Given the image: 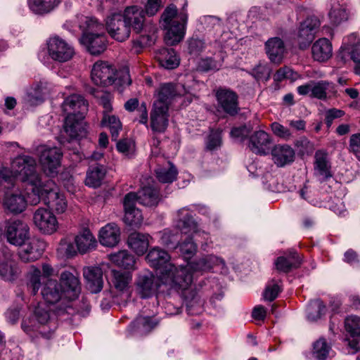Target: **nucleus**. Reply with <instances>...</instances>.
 I'll list each match as a JSON object with an SVG mask.
<instances>
[{
    "mask_svg": "<svg viewBox=\"0 0 360 360\" xmlns=\"http://www.w3.org/2000/svg\"><path fill=\"white\" fill-rule=\"evenodd\" d=\"M198 231V224L191 216H186L181 223V238L183 235H188L181 243V288H184V301L188 314L196 316L204 311V301L196 292L188 290L193 282L195 274H202L210 271L214 266L225 265L224 261L214 255H207L199 259L192 260L197 252V245L190 237Z\"/></svg>",
    "mask_w": 360,
    "mask_h": 360,
    "instance_id": "f257e3e1",
    "label": "nucleus"
},
{
    "mask_svg": "<svg viewBox=\"0 0 360 360\" xmlns=\"http://www.w3.org/2000/svg\"><path fill=\"white\" fill-rule=\"evenodd\" d=\"M12 167L19 179L25 184L31 205H37L42 200L49 210L56 214H63L66 211L68 202L65 196L59 191L53 180L41 181L34 158L28 155L18 156L13 161Z\"/></svg>",
    "mask_w": 360,
    "mask_h": 360,
    "instance_id": "f03ea898",
    "label": "nucleus"
},
{
    "mask_svg": "<svg viewBox=\"0 0 360 360\" xmlns=\"http://www.w3.org/2000/svg\"><path fill=\"white\" fill-rule=\"evenodd\" d=\"M146 259L151 267L160 269V280L162 284L178 290L179 270L167 252L154 247L148 251Z\"/></svg>",
    "mask_w": 360,
    "mask_h": 360,
    "instance_id": "7ed1b4c3",
    "label": "nucleus"
},
{
    "mask_svg": "<svg viewBox=\"0 0 360 360\" xmlns=\"http://www.w3.org/2000/svg\"><path fill=\"white\" fill-rule=\"evenodd\" d=\"M51 311L49 306L39 304L32 317L23 319L21 324L22 330L30 335L38 332L43 337L49 338L57 328L55 314Z\"/></svg>",
    "mask_w": 360,
    "mask_h": 360,
    "instance_id": "20e7f679",
    "label": "nucleus"
},
{
    "mask_svg": "<svg viewBox=\"0 0 360 360\" xmlns=\"http://www.w3.org/2000/svg\"><path fill=\"white\" fill-rule=\"evenodd\" d=\"M160 22L166 31L165 41L167 45L174 46L180 41V15L174 4L167 6L161 15Z\"/></svg>",
    "mask_w": 360,
    "mask_h": 360,
    "instance_id": "39448f33",
    "label": "nucleus"
},
{
    "mask_svg": "<svg viewBox=\"0 0 360 360\" xmlns=\"http://www.w3.org/2000/svg\"><path fill=\"white\" fill-rule=\"evenodd\" d=\"M4 235L8 243L22 246L30 238V227L22 220L9 219L5 222Z\"/></svg>",
    "mask_w": 360,
    "mask_h": 360,
    "instance_id": "423d86ee",
    "label": "nucleus"
},
{
    "mask_svg": "<svg viewBox=\"0 0 360 360\" xmlns=\"http://www.w3.org/2000/svg\"><path fill=\"white\" fill-rule=\"evenodd\" d=\"M41 294L44 300L50 304H55L60 302V307L56 310L58 315L63 314L69 308L67 298L64 294L58 281L54 279H47L44 283Z\"/></svg>",
    "mask_w": 360,
    "mask_h": 360,
    "instance_id": "0eeeda50",
    "label": "nucleus"
},
{
    "mask_svg": "<svg viewBox=\"0 0 360 360\" xmlns=\"http://www.w3.org/2000/svg\"><path fill=\"white\" fill-rule=\"evenodd\" d=\"M46 44L48 54L54 61L65 63L70 60L75 54L72 45L58 36L50 37Z\"/></svg>",
    "mask_w": 360,
    "mask_h": 360,
    "instance_id": "6e6552de",
    "label": "nucleus"
},
{
    "mask_svg": "<svg viewBox=\"0 0 360 360\" xmlns=\"http://www.w3.org/2000/svg\"><path fill=\"white\" fill-rule=\"evenodd\" d=\"M161 281L155 274L148 270L139 272L136 278L134 288L136 293L143 299L151 297L155 295Z\"/></svg>",
    "mask_w": 360,
    "mask_h": 360,
    "instance_id": "1a4fd4ad",
    "label": "nucleus"
},
{
    "mask_svg": "<svg viewBox=\"0 0 360 360\" xmlns=\"http://www.w3.org/2000/svg\"><path fill=\"white\" fill-rule=\"evenodd\" d=\"M63 153L57 147H43L39 160L42 171L49 176H55L61 166Z\"/></svg>",
    "mask_w": 360,
    "mask_h": 360,
    "instance_id": "9d476101",
    "label": "nucleus"
},
{
    "mask_svg": "<svg viewBox=\"0 0 360 360\" xmlns=\"http://www.w3.org/2000/svg\"><path fill=\"white\" fill-rule=\"evenodd\" d=\"M105 27L109 35L117 41H124L130 37V29L121 13H110L105 19Z\"/></svg>",
    "mask_w": 360,
    "mask_h": 360,
    "instance_id": "9b49d317",
    "label": "nucleus"
},
{
    "mask_svg": "<svg viewBox=\"0 0 360 360\" xmlns=\"http://www.w3.org/2000/svg\"><path fill=\"white\" fill-rule=\"evenodd\" d=\"M21 273L14 253L8 248L0 249V277L6 281H13Z\"/></svg>",
    "mask_w": 360,
    "mask_h": 360,
    "instance_id": "f8f14e48",
    "label": "nucleus"
},
{
    "mask_svg": "<svg viewBox=\"0 0 360 360\" xmlns=\"http://www.w3.org/2000/svg\"><path fill=\"white\" fill-rule=\"evenodd\" d=\"M54 275V269L48 263H43L41 269L35 265H31L26 274L27 289L32 295H37L42 286V277L49 279V278Z\"/></svg>",
    "mask_w": 360,
    "mask_h": 360,
    "instance_id": "ddd939ff",
    "label": "nucleus"
},
{
    "mask_svg": "<svg viewBox=\"0 0 360 360\" xmlns=\"http://www.w3.org/2000/svg\"><path fill=\"white\" fill-rule=\"evenodd\" d=\"M319 26L320 21L315 16L307 18L300 23L296 37L300 49H306L309 46Z\"/></svg>",
    "mask_w": 360,
    "mask_h": 360,
    "instance_id": "4468645a",
    "label": "nucleus"
},
{
    "mask_svg": "<svg viewBox=\"0 0 360 360\" xmlns=\"http://www.w3.org/2000/svg\"><path fill=\"white\" fill-rule=\"evenodd\" d=\"M33 222L36 227L44 234H52L58 229V221L51 210L39 207L33 214Z\"/></svg>",
    "mask_w": 360,
    "mask_h": 360,
    "instance_id": "2eb2a0df",
    "label": "nucleus"
},
{
    "mask_svg": "<svg viewBox=\"0 0 360 360\" xmlns=\"http://www.w3.org/2000/svg\"><path fill=\"white\" fill-rule=\"evenodd\" d=\"M116 72L115 68L108 62L98 60L92 68L91 77L97 86H109L115 82Z\"/></svg>",
    "mask_w": 360,
    "mask_h": 360,
    "instance_id": "dca6fc26",
    "label": "nucleus"
},
{
    "mask_svg": "<svg viewBox=\"0 0 360 360\" xmlns=\"http://www.w3.org/2000/svg\"><path fill=\"white\" fill-rule=\"evenodd\" d=\"M46 243L39 238H33L24 243L18 252L19 259L23 263H31L38 260L46 249Z\"/></svg>",
    "mask_w": 360,
    "mask_h": 360,
    "instance_id": "f3484780",
    "label": "nucleus"
},
{
    "mask_svg": "<svg viewBox=\"0 0 360 360\" xmlns=\"http://www.w3.org/2000/svg\"><path fill=\"white\" fill-rule=\"evenodd\" d=\"M217 103L224 112L230 115H236L240 108L238 106V96L234 91L225 88H219L215 94Z\"/></svg>",
    "mask_w": 360,
    "mask_h": 360,
    "instance_id": "a211bd4d",
    "label": "nucleus"
},
{
    "mask_svg": "<svg viewBox=\"0 0 360 360\" xmlns=\"http://www.w3.org/2000/svg\"><path fill=\"white\" fill-rule=\"evenodd\" d=\"M130 32L133 30L136 33H141L145 25L144 10L138 6H127L121 11Z\"/></svg>",
    "mask_w": 360,
    "mask_h": 360,
    "instance_id": "6ab92c4d",
    "label": "nucleus"
},
{
    "mask_svg": "<svg viewBox=\"0 0 360 360\" xmlns=\"http://www.w3.org/2000/svg\"><path fill=\"white\" fill-rule=\"evenodd\" d=\"M64 297L68 301L75 300L80 293L81 286L77 276L69 271H63L60 276V283Z\"/></svg>",
    "mask_w": 360,
    "mask_h": 360,
    "instance_id": "aec40b11",
    "label": "nucleus"
},
{
    "mask_svg": "<svg viewBox=\"0 0 360 360\" xmlns=\"http://www.w3.org/2000/svg\"><path fill=\"white\" fill-rule=\"evenodd\" d=\"M314 174L321 182L333 177L331 163L328 153L323 150H319L315 153Z\"/></svg>",
    "mask_w": 360,
    "mask_h": 360,
    "instance_id": "412c9836",
    "label": "nucleus"
},
{
    "mask_svg": "<svg viewBox=\"0 0 360 360\" xmlns=\"http://www.w3.org/2000/svg\"><path fill=\"white\" fill-rule=\"evenodd\" d=\"M136 195L135 193H127L123 201L125 214L124 222L129 226H139L143 222V216L141 211L135 207Z\"/></svg>",
    "mask_w": 360,
    "mask_h": 360,
    "instance_id": "4be33fe9",
    "label": "nucleus"
},
{
    "mask_svg": "<svg viewBox=\"0 0 360 360\" xmlns=\"http://www.w3.org/2000/svg\"><path fill=\"white\" fill-rule=\"evenodd\" d=\"M272 140L268 133L263 130L255 131L249 138L248 147L257 155H265L270 150Z\"/></svg>",
    "mask_w": 360,
    "mask_h": 360,
    "instance_id": "5701e85b",
    "label": "nucleus"
},
{
    "mask_svg": "<svg viewBox=\"0 0 360 360\" xmlns=\"http://www.w3.org/2000/svg\"><path fill=\"white\" fill-rule=\"evenodd\" d=\"M271 155L274 163L278 167H283L294 162L295 150L288 144H276L271 149Z\"/></svg>",
    "mask_w": 360,
    "mask_h": 360,
    "instance_id": "b1692460",
    "label": "nucleus"
},
{
    "mask_svg": "<svg viewBox=\"0 0 360 360\" xmlns=\"http://www.w3.org/2000/svg\"><path fill=\"white\" fill-rule=\"evenodd\" d=\"M266 53L271 62L280 64L286 53V47L282 39L278 37L269 39L264 44Z\"/></svg>",
    "mask_w": 360,
    "mask_h": 360,
    "instance_id": "393cba45",
    "label": "nucleus"
},
{
    "mask_svg": "<svg viewBox=\"0 0 360 360\" xmlns=\"http://www.w3.org/2000/svg\"><path fill=\"white\" fill-rule=\"evenodd\" d=\"M80 42L91 55H99L106 49L108 41L104 33H96L82 35Z\"/></svg>",
    "mask_w": 360,
    "mask_h": 360,
    "instance_id": "a878e982",
    "label": "nucleus"
},
{
    "mask_svg": "<svg viewBox=\"0 0 360 360\" xmlns=\"http://www.w3.org/2000/svg\"><path fill=\"white\" fill-rule=\"evenodd\" d=\"M84 117V116L82 114L67 115L64 124V130L70 139L82 137L85 135Z\"/></svg>",
    "mask_w": 360,
    "mask_h": 360,
    "instance_id": "bb28decb",
    "label": "nucleus"
},
{
    "mask_svg": "<svg viewBox=\"0 0 360 360\" xmlns=\"http://www.w3.org/2000/svg\"><path fill=\"white\" fill-rule=\"evenodd\" d=\"M98 240L103 246L110 248L116 246L120 240V228L115 223L107 224L101 229Z\"/></svg>",
    "mask_w": 360,
    "mask_h": 360,
    "instance_id": "cd10ccee",
    "label": "nucleus"
},
{
    "mask_svg": "<svg viewBox=\"0 0 360 360\" xmlns=\"http://www.w3.org/2000/svg\"><path fill=\"white\" fill-rule=\"evenodd\" d=\"M84 277L86 285L92 293L99 292L103 286V271L99 266H89L84 269Z\"/></svg>",
    "mask_w": 360,
    "mask_h": 360,
    "instance_id": "c85d7f7f",
    "label": "nucleus"
},
{
    "mask_svg": "<svg viewBox=\"0 0 360 360\" xmlns=\"http://www.w3.org/2000/svg\"><path fill=\"white\" fill-rule=\"evenodd\" d=\"M167 105L153 104L150 113V127L154 131L164 132L168 124Z\"/></svg>",
    "mask_w": 360,
    "mask_h": 360,
    "instance_id": "c756f323",
    "label": "nucleus"
},
{
    "mask_svg": "<svg viewBox=\"0 0 360 360\" xmlns=\"http://www.w3.org/2000/svg\"><path fill=\"white\" fill-rule=\"evenodd\" d=\"M88 104L84 98L77 94H72L65 98L62 104L63 111L68 115L84 114L87 110Z\"/></svg>",
    "mask_w": 360,
    "mask_h": 360,
    "instance_id": "7c9ffc66",
    "label": "nucleus"
},
{
    "mask_svg": "<svg viewBox=\"0 0 360 360\" xmlns=\"http://www.w3.org/2000/svg\"><path fill=\"white\" fill-rule=\"evenodd\" d=\"M313 58L319 62H326L333 55V47L330 41L326 38H320L311 46Z\"/></svg>",
    "mask_w": 360,
    "mask_h": 360,
    "instance_id": "2f4dec72",
    "label": "nucleus"
},
{
    "mask_svg": "<svg viewBox=\"0 0 360 360\" xmlns=\"http://www.w3.org/2000/svg\"><path fill=\"white\" fill-rule=\"evenodd\" d=\"M27 201L30 202L29 199L27 200L22 194L12 193L5 196L3 205L11 213L19 214L25 210Z\"/></svg>",
    "mask_w": 360,
    "mask_h": 360,
    "instance_id": "473e14b6",
    "label": "nucleus"
},
{
    "mask_svg": "<svg viewBox=\"0 0 360 360\" xmlns=\"http://www.w3.org/2000/svg\"><path fill=\"white\" fill-rule=\"evenodd\" d=\"M135 194L136 202L144 206H156L160 200L159 191L153 186H144Z\"/></svg>",
    "mask_w": 360,
    "mask_h": 360,
    "instance_id": "72a5a7b5",
    "label": "nucleus"
},
{
    "mask_svg": "<svg viewBox=\"0 0 360 360\" xmlns=\"http://www.w3.org/2000/svg\"><path fill=\"white\" fill-rule=\"evenodd\" d=\"M77 250L81 254H85L94 250L97 245V241L89 229H84L75 238Z\"/></svg>",
    "mask_w": 360,
    "mask_h": 360,
    "instance_id": "f704fd0d",
    "label": "nucleus"
},
{
    "mask_svg": "<svg viewBox=\"0 0 360 360\" xmlns=\"http://www.w3.org/2000/svg\"><path fill=\"white\" fill-rule=\"evenodd\" d=\"M150 236L146 233L134 232L127 240L129 247L138 255H143L148 248Z\"/></svg>",
    "mask_w": 360,
    "mask_h": 360,
    "instance_id": "c9c22d12",
    "label": "nucleus"
},
{
    "mask_svg": "<svg viewBox=\"0 0 360 360\" xmlns=\"http://www.w3.org/2000/svg\"><path fill=\"white\" fill-rule=\"evenodd\" d=\"M346 331L354 338L349 342V347L354 351L360 349L357 338H360V317L354 315L349 316L345 320Z\"/></svg>",
    "mask_w": 360,
    "mask_h": 360,
    "instance_id": "e433bc0d",
    "label": "nucleus"
},
{
    "mask_svg": "<svg viewBox=\"0 0 360 360\" xmlns=\"http://www.w3.org/2000/svg\"><path fill=\"white\" fill-rule=\"evenodd\" d=\"M111 285L118 292H127L132 281V275L129 272H124L118 270L111 271Z\"/></svg>",
    "mask_w": 360,
    "mask_h": 360,
    "instance_id": "4c0bfd02",
    "label": "nucleus"
},
{
    "mask_svg": "<svg viewBox=\"0 0 360 360\" xmlns=\"http://www.w3.org/2000/svg\"><path fill=\"white\" fill-rule=\"evenodd\" d=\"M300 264L301 259L295 252H290L286 256L278 257L275 262L276 269L285 273L298 268Z\"/></svg>",
    "mask_w": 360,
    "mask_h": 360,
    "instance_id": "58836bf2",
    "label": "nucleus"
},
{
    "mask_svg": "<svg viewBox=\"0 0 360 360\" xmlns=\"http://www.w3.org/2000/svg\"><path fill=\"white\" fill-rule=\"evenodd\" d=\"M105 174L106 170L103 165L91 166L86 172L85 184L89 187L98 188L102 184Z\"/></svg>",
    "mask_w": 360,
    "mask_h": 360,
    "instance_id": "ea45409f",
    "label": "nucleus"
},
{
    "mask_svg": "<svg viewBox=\"0 0 360 360\" xmlns=\"http://www.w3.org/2000/svg\"><path fill=\"white\" fill-rule=\"evenodd\" d=\"M158 100L154 103L155 105H167L177 95L176 85L172 83H165L161 84L158 90Z\"/></svg>",
    "mask_w": 360,
    "mask_h": 360,
    "instance_id": "a19ab883",
    "label": "nucleus"
},
{
    "mask_svg": "<svg viewBox=\"0 0 360 360\" xmlns=\"http://www.w3.org/2000/svg\"><path fill=\"white\" fill-rule=\"evenodd\" d=\"M108 259L116 266L125 269H133L136 260L127 250H120L108 255Z\"/></svg>",
    "mask_w": 360,
    "mask_h": 360,
    "instance_id": "79ce46f5",
    "label": "nucleus"
},
{
    "mask_svg": "<svg viewBox=\"0 0 360 360\" xmlns=\"http://www.w3.org/2000/svg\"><path fill=\"white\" fill-rule=\"evenodd\" d=\"M79 28L82 30L83 34H95L103 33L104 27L102 23L93 17L82 16L79 22Z\"/></svg>",
    "mask_w": 360,
    "mask_h": 360,
    "instance_id": "37998d69",
    "label": "nucleus"
},
{
    "mask_svg": "<svg viewBox=\"0 0 360 360\" xmlns=\"http://www.w3.org/2000/svg\"><path fill=\"white\" fill-rule=\"evenodd\" d=\"M159 321L157 319L148 316H138L131 324L134 330L138 331L141 334L147 333L153 329Z\"/></svg>",
    "mask_w": 360,
    "mask_h": 360,
    "instance_id": "c03bdc74",
    "label": "nucleus"
},
{
    "mask_svg": "<svg viewBox=\"0 0 360 360\" xmlns=\"http://www.w3.org/2000/svg\"><path fill=\"white\" fill-rule=\"evenodd\" d=\"M331 8L329 12V17L331 22L335 25H338L348 18V14L345 6L340 4L338 0H330Z\"/></svg>",
    "mask_w": 360,
    "mask_h": 360,
    "instance_id": "a18cd8bd",
    "label": "nucleus"
},
{
    "mask_svg": "<svg viewBox=\"0 0 360 360\" xmlns=\"http://www.w3.org/2000/svg\"><path fill=\"white\" fill-rule=\"evenodd\" d=\"M30 8L36 13H47L60 4V0H28Z\"/></svg>",
    "mask_w": 360,
    "mask_h": 360,
    "instance_id": "49530a36",
    "label": "nucleus"
},
{
    "mask_svg": "<svg viewBox=\"0 0 360 360\" xmlns=\"http://www.w3.org/2000/svg\"><path fill=\"white\" fill-rule=\"evenodd\" d=\"M331 351V345L323 338H320L313 344L312 355L317 360H326Z\"/></svg>",
    "mask_w": 360,
    "mask_h": 360,
    "instance_id": "de8ad7c7",
    "label": "nucleus"
},
{
    "mask_svg": "<svg viewBox=\"0 0 360 360\" xmlns=\"http://www.w3.org/2000/svg\"><path fill=\"white\" fill-rule=\"evenodd\" d=\"M326 313V306L320 300L309 302L307 307V317L309 321H316Z\"/></svg>",
    "mask_w": 360,
    "mask_h": 360,
    "instance_id": "09e8293b",
    "label": "nucleus"
},
{
    "mask_svg": "<svg viewBox=\"0 0 360 360\" xmlns=\"http://www.w3.org/2000/svg\"><path fill=\"white\" fill-rule=\"evenodd\" d=\"M158 60L161 66L169 70L176 68L179 64V60L173 48L164 50Z\"/></svg>",
    "mask_w": 360,
    "mask_h": 360,
    "instance_id": "8fccbe9b",
    "label": "nucleus"
},
{
    "mask_svg": "<svg viewBox=\"0 0 360 360\" xmlns=\"http://www.w3.org/2000/svg\"><path fill=\"white\" fill-rule=\"evenodd\" d=\"M334 86L332 83L326 81H319L311 85V96L319 98L325 99L328 93H333Z\"/></svg>",
    "mask_w": 360,
    "mask_h": 360,
    "instance_id": "3c124183",
    "label": "nucleus"
},
{
    "mask_svg": "<svg viewBox=\"0 0 360 360\" xmlns=\"http://www.w3.org/2000/svg\"><path fill=\"white\" fill-rule=\"evenodd\" d=\"M101 124L103 126L110 129L112 139L116 141L119 136V132L122 129V124L119 118L115 115H104Z\"/></svg>",
    "mask_w": 360,
    "mask_h": 360,
    "instance_id": "603ef678",
    "label": "nucleus"
},
{
    "mask_svg": "<svg viewBox=\"0 0 360 360\" xmlns=\"http://www.w3.org/2000/svg\"><path fill=\"white\" fill-rule=\"evenodd\" d=\"M199 22L206 31H211L213 29L220 30L221 22L220 18L214 15H204L200 18Z\"/></svg>",
    "mask_w": 360,
    "mask_h": 360,
    "instance_id": "864d4df0",
    "label": "nucleus"
},
{
    "mask_svg": "<svg viewBox=\"0 0 360 360\" xmlns=\"http://www.w3.org/2000/svg\"><path fill=\"white\" fill-rule=\"evenodd\" d=\"M33 91V92L31 91L28 94L30 101H32V99L34 98L37 101L41 102L44 99V96L49 94V89L48 88V84L46 82H41L39 84H37Z\"/></svg>",
    "mask_w": 360,
    "mask_h": 360,
    "instance_id": "5fc2aeb1",
    "label": "nucleus"
},
{
    "mask_svg": "<svg viewBox=\"0 0 360 360\" xmlns=\"http://www.w3.org/2000/svg\"><path fill=\"white\" fill-rule=\"evenodd\" d=\"M157 179L162 183L172 182L177 175V172L173 168H158L155 170Z\"/></svg>",
    "mask_w": 360,
    "mask_h": 360,
    "instance_id": "6e6d98bb",
    "label": "nucleus"
},
{
    "mask_svg": "<svg viewBox=\"0 0 360 360\" xmlns=\"http://www.w3.org/2000/svg\"><path fill=\"white\" fill-rule=\"evenodd\" d=\"M281 290L280 281L272 280L266 288L264 297L266 300L273 301L277 297Z\"/></svg>",
    "mask_w": 360,
    "mask_h": 360,
    "instance_id": "4d7b16f0",
    "label": "nucleus"
},
{
    "mask_svg": "<svg viewBox=\"0 0 360 360\" xmlns=\"http://www.w3.org/2000/svg\"><path fill=\"white\" fill-rule=\"evenodd\" d=\"M271 128L274 135L285 141H288L292 137L290 130L278 122H273Z\"/></svg>",
    "mask_w": 360,
    "mask_h": 360,
    "instance_id": "13d9d810",
    "label": "nucleus"
},
{
    "mask_svg": "<svg viewBox=\"0 0 360 360\" xmlns=\"http://www.w3.org/2000/svg\"><path fill=\"white\" fill-rule=\"evenodd\" d=\"M221 131L217 129L211 131L206 141V148L209 150H213L220 147L221 144Z\"/></svg>",
    "mask_w": 360,
    "mask_h": 360,
    "instance_id": "bf43d9fd",
    "label": "nucleus"
},
{
    "mask_svg": "<svg viewBox=\"0 0 360 360\" xmlns=\"http://www.w3.org/2000/svg\"><path fill=\"white\" fill-rule=\"evenodd\" d=\"M271 75L270 68L264 64L259 63L252 70V75L257 80L267 81Z\"/></svg>",
    "mask_w": 360,
    "mask_h": 360,
    "instance_id": "052dcab7",
    "label": "nucleus"
},
{
    "mask_svg": "<svg viewBox=\"0 0 360 360\" xmlns=\"http://www.w3.org/2000/svg\"><path fill=\"white\" fill-rule=\"evenodd\" d=\"M297 77V74L289 67H283L276 71L274 75V79L276 82H281L285 79L295 80Z\"/></svg>",
    "mask_w": 360,
    "mask_h": 360,
    "instance_id": "680f3d73",
    "label": "nucleus"
},
{
    "mask_svg": "<svg viewBox=\"0 0 360 360\" xmlns=\"http://www.w3.org/2000/svg\"><path fill=\"white\" fill-rule=\"evenodd\" d=\"M351 59L356 63L354 72L360 75V41L352 45L349 49Z\"/></svg>",
    "mask_w": 360,
    "mask_h": 360,
    "instance_id": "e2e57ef3",
    "label": "nucleus"
},
{
    "mask_svg": "<svg viewBox=\"0 0 360 360\" xmlns=\"http://www.w3.org/2000/svg\"><path fill=\"white\" fill-rule=\"evenodd\" d=\"M188 49L191 55H198L205 48V42L199 39H191L188 42Z\"/></svg>",
    "mask_w": 360,
    "mask_h": 360,
    "instance_id": "0e129e2a",
    "label": "nucleus"
},
{
    "mask_svg": "<svg viewBox=\"0 0 360 360\" xmlns=\"http://www.w3.org/2000/svg\"><path fill=\"white\" fill-rule=\"evenodd\" d=\"M349 150L360 160V133L350 136Z\"/></svg>",
    "mask_w": 360,
    "mask_h": 360,
    "instance_id": "69168bd1",
    "label": "nucleus"
},
{
    "mask_svg": "<svg viewBox=\"0 0 360 360\" xmlns=\"http://www.w3.org/2000/svg\"><path fill=\"white\" fill-rule=\"evenodd\" d=\"M162 6L161 0H148L145 5L144 12L148 16L155 15Z\"/></svg>",
    "mask_w": 360,
    "mask_h": 360,
    "instance_id": "338daca9",
    "label": "nucleus"
},
{
    "mask_svg": "<svg viewBox=\"0 0 360 360\" xmlns=\"http://www.w3.org/2000/svg\"><path fill=\"white\" fill-rule=\"evenodd\" d=\"M345 115L344 111L336 109L331 108L326 112L325 121L327 126L329 127L331 126L333 120L336 118H339L342 117Z\"/></svg>",
    "mask_w": 360,
    "mask_h": 360,
    "instance_id": "774afa93",
    "label": "nucleus"
}]
</instances>
